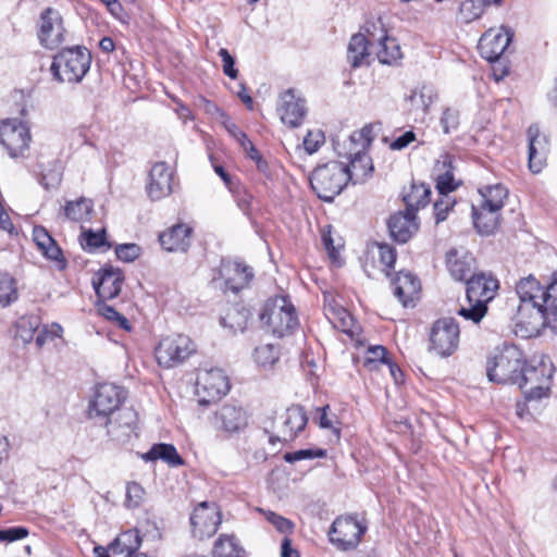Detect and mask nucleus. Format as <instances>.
Listing matches in <instances>:
<instances>
[{
  "mask_svg": "<svg viewBox=\"0 0 557 557\" xmlns=\"http://www.w3.org/2000/svg\"><path fill=\"white\" fill-rule=\"evenodd\" d=\"M220 322L224 327H228L235 333L237 331H244L246 327L247 317L244 312L233 308L221 318Z\"/></svg>",
  "mask_w": 557,
  "mask_h": 557,
  "instance_id": "nucleus-47",
  "label": "nucleus"
},
{
  "mask_svg": "<svg viewBox=\"0 0 557 557\" xmlns=\"http://www.w3.org/2000/svg\"><path fill=\"white\" fill-rule=\"evenodd\" d=\"M252 196L248 191H244L243 194L237 195V205L239 209L248 213L251 207Z\"/></svg>",
  "mask_w": 557,
  "mask_h": 557,
  "instance_id": "nucleus-63",
  "label": "nucleus"
},
{
  "mask_svg": "<svg viewBox=\"0 0 557 557\" xmlns=\"http://www.w3.org/2000/svg\"><path fill=\"white\" fill-rule=\"evenodd\" d=\"M392 285L395 297L405 307L410 305L420 292V282L410 272H398L392 281Z\"/></svg>",
  "mask_w": 557,
  "mask_h": 557,
  "instance_id": "nucleus-27",
  "label": "nucleus"
},
{
  "mask_svg": "<svg viewBox=\"0 0 557 557\" xmlns=\"http://www.w3.org/2000/svg\"><path fill=\"white\" fill-rule=\"evenodd\" d=\"M66 28L64 20L59 10L54 8L45 9L38 21V40L46 49H55L64 42Z\"/></svg>",
  "mask_w": 557,
  "mask_h": 557,
  "instance_id": "nucleus-12",
  "label": "nucleus"
},
{
  "mask_svg": "<svg viewBox=\"0 0 557 557\" xmlns=\"http://www.w3.org/2000/svg\"><path fill=\"white\" fill-rule=\"evenodd\" d=\"M173 172L165 162L156 163L149 173L147 186L148 196L151 200H160L172 193Z\"/></svg>",
  "mask_w": 557,
  "mask_h": 557,
  "instance_id": "nucleus-21",
  "label": "nucleus"
},
{
  "mask_svg": "<svg viewBox=\"0 0 557 557\" xmlns=\"http://www.w3.org/2000/svg\"><path fill=\"white\" fill-rule=\"evenodd\" d=\"M455 200L451 199L449 194L440 195V198L434 203V215L436 223L446 220L448 211L454 207Z\"/></svg>",
  "mask_w": 557,
  "mask_h": 557,
  "instance_id": "nucleus-52",
  "label": "nucleus"
},
{
  "mask_svg": "<svg viewBox=\"0 0 557 557\" xmlns=\"http://www.w3.org/2000/svg\"><path fill=\"white\" fill-rule=\"evenodd\" d=\"M219 55L223 62V73L232 79H236L238 71L235 69V59L231 55L227 49L221 48Z\"/></svg>",
  "mask_w": 557,
  "mask_h": 557,
  "instance_id": "nucleus-56",
  "label": "nucleus"
},
{
  "mask_svg": "<svg viewBox=\"0 0 557 557\" xmlns=\"http://www.w3.org/2000/svg\"><path fill=\"white\" fill-rule=\"evenodd\" d=\"M196 352V345L184 334H173L161 339L156 347L157 361L164 368H173Z\"/></svg>",
  "mask_w": 557,
  "mask_h": 557,
  "instance_id": "nucleus-10",
  "label": "nucleus"
},
{
  "mask_svg": "<svg viewBox=\"0 0 557 557\" xmlns=\"http://www.w3.org/2000/svg\"><path fill=\"white\" fill-rule=\"evenodd\" d=\"M33 240L42 256L55 262L59 270L66 268L67 263L61 248L44 226H35L33 228Z\"/></svg>",
  "mask_w": 557,
  "mask_h": 557,
  "instance_id": "nucleus-23",
  "label": "nucleus"
},
{
  "mask_svg": "<svg viewBox=\"0 0 557 557\" xmlns=\"http://www.w3.org/2000/svg\"><path fill=\"white\" fill-rule=\"evenodd\" d=\"M480 194L482 196V205L502 211L508 197V189L502 184H495L480 189Z\"/></svg>",
  "mask_w": 557,
  "mask_h": 557,
  "instance_id": "nucleus-41",
  "label": "nucleus"
},
{
  "mask_svg": "<svg viewBox=\"0 0 557 557\" xmlns=\"http://www.w3.org/2000/svg\"><path fill=\"white\" fill-rule=\"evenodd\" d=\"M276 110L282 123L292 128L299 127L308 113L306 99L293 88L280 95Z\"/></svg>",
  "mask_w": 557,
  "mask_h": 557,
  "instance_id": "nucleus-15",
  "label": "nucleus"
},
{
  "mask_svg": "<svg viewBox=\"0 0 557 557\" xmlns=\"http://www.w3.org/2000/svg\"><path fill=\"white\" fill-rule=\"evenodd\" d=\"M190 227L177 224L161 233L159 242L168 251H186L190 243Z\"/></svg>",
  "mask_w": 557,
  "mask_h": 557,
  "instance_id": "nucleus-29",
  "label": "nucleus"
},
{
  "mask_svg": "<svg viewBox=\"0 0 557 557\" xmlns=\"http://www.w3.org/2000/svg\"><path fill=\"white\" fill-rule=\"evenodd\" d=\"M522 351L515 345H505L493 358L488 359L486 373L491 382L517 384L524 366Z\"/></svg>",
  "mask_w": 557,
  "mask_h": 557,
  "instance_id": "nucleus-7",
  "label": "nucleus"
},
{
  "mask_svg": "<svg viewBox=\"0 0 557 557\" xmlns=\"http://www.w3.org/2000/svg\"><path fill=\"white\" fill-rule=\"evenodd\" d=\"M141 545V537L137 529L121 533L111 544L110 552L113 556L134 557Z\"/></svg>",
  "mask_w": 557,
  "mask_h": 557,
  "instance_id": "nucleus-32",
  "label": "nucleus"
},
{
  "mask_svg": "<svg viewBox=\"0 0 557 557\" xmlns=\"http://www.w3.org/2000/svg\"><path fill=\"white\" fill-rule=\"evenodd\" d=\"M143 459L146 461L162 460L172 467L183 465V459L178 455L176 448L172 444H154L149 451L143 455Z\"/></svg>",
  "mask_w": 557,
  "mask_h": 557,
  "instance_id": "nucleus-37",
  "label": "nucleus"
},
{
  "mask_svg": "<svg viewBox=\"0 0 557 557\" xmlns=\"http://www.w3.org/2000/svg\"><path fill=\"white\" fill-rule=\"evenodd\" d=\"M435 98V89L432 86L423 85L412 90L407 100L411 110L425 114Z\"/></svg>",
  "mask_w": 557,
  "mask_h": 557,
  "instance_id": "nucleus-38",
  "label": "nucleus"
},
{
  "mask_svg": "<svg viewBox=\"0 0 557 557\" xmlns=\"http://www.w3.org/2000/svg\"><path fill=\"white\" fill-rule=\"evenodd\" d=\"M465 282L468 307H461L458 314L478 324L487 313V304L497 294L498 281L492 275L479 273L472 274Z\"/></svg>",
  "mask_w": 557,
  "mask_h": 557,
  "instance_id": "nucleus-2",
  "label": "nucleus"
},
{
  "mask_svg": "<svg viewBox=\"0 0 557 557\" xmlns=\"http://www.w3.org/2000/svg\"><path fill=\"white\" fill-rule=\"evenodd\" d=\"M324 143V133L321 129H312L307 132L302 141V146L308 154H313Z\"/></svg>",
  "mask_w": 557,
  "mask_h": 557,
  "instance_id": "nucleus-49",
  "label": "nucleus"
},
{
  "mask_svg": "<svg viewBox=\"0 0 557 557\" xmlns=\"http://www.w3.org/2000/svg\"><path fill=\"white\" fill-rule=\"evenodd\" d=\"M431 189L426 184L413 183L410 190L404 195L406 209H412L417 212L420 208L425 207L430 202Z\"/></svg>",
  "mask_w": 557,
  "mask_h": 557,
  "instance_id": "nucleus-39",
  "label": "nucleus"
},
{
  "mask_svg": "<svg viewBox=\"0 0 557 557\" xmlns=\"http://www.w3.org/2000/svg\"><path fill=\"white\" fill-rule=\"evenodd\" d=\"M376 252L373 258H376L380 264L382 265V271L386 272L388 275V270L394 267L396 261V251L395 249L387 244H376L375 245Z\"/></svg>",
  "mask_w": 557,
  "mask_h": 557,
  "instance_id": "nucleus-46",
  "label": "nucleus"
},
{
  "mask_svg": "<svg viewBox=\"0 0 557 557\" xmlns=\"http://www.w3.org/2000/svg\"><path fill=\"white\" fill-rule=\"evenodd\" d=\"M253 358L261 367H272L278 360V350L272 344L260 345L255 349Z\"/></svg>",
  "mask_w": 557,
  "mask_h": 557,
  "instance_id": "nucleus-45",
  "label": "nucleus"
},
{
  "mask_svg": "<svg viewBox=\"0 0 557 557\" xmlns=\"http://www.w3.org/2000/svg\"><path fill=\"white\" fill-rule=\"evenodd\" d=\"M459 324L455 319L436 320L430 333V350L442 358L449 357L459 346Z\"/></svg>",
  "mask_w": 557,
  "mask_h": 557,
  "instance_id": "nucleus-11",
  "label": "nucleus"
},
{
  "mask_svg": "<svg viewBox=\"0 0 557 557\" xmlns=\"http://www.w3.org/2000/svg\"><path fill=\"white\" fill-rule=\"evenodd\" d=\"M529 140V169L533 173H540L546 164L548 153V140L546 136L541 135L536 125L528 128Z\"/></svg>",
  "mask_w": 557,
  "mask_h": 557,
  "instance_id": "nucleus-22",
  "label": "nucleus"
},
{
  "mask_svg": "<svg viewBox=\"0 0 557 557\" xmlns=\"http://www.w3.org/2000/svg\"><path fill=\"white\" fill-rule=\"evenodd\" d=\"M245 150L247 151L248 156L256 161V163H263L265 165V161L262 159L260 152L258 149L253 146V144L247 138V140L242 141L240 144Z\"/></svg>",
  "mask_w": 557,
  "mask_h": 557,
  "instance_id": "nucleus-62",
  "label": "nucleus"
},
{
  "mask_svg": "<svg viewBox=\"0 0 557 557\" xmlns=\"http://www.w3.org/2000/svg\"><path fill=\"white\" fill-rule=\"evenodd\" d=\"M281 557H299L298 552L292 547V541L287 536L282 542Z\"/></svg>",
  "mask_w": 557,
  "mask_h": 557,
  "instance_id": "nucleus-64",
  "label": "nucleus"
},
{
  "mask_svg": "<svg viewBox=\"0 0 557 557\" xmlns=\"http://www.w3.org/2000/svg\"><path fill=\"white\" fill-rule=\"evenodd\" d=\"M91 60V53L85 47L64 48L53 57L50 70L59 82L81 83L90 69Z\"/></svg>",
  "mask_w": 557,
  "mask_h": 557,
  "instance_id": "nucleus-4",
  "label": "nucleus"
},
{
  "mask_svg": "<svg viewBox=\"0 0 557 557\" xmlns=\"http://www.w3.org/2000/svg\"><path fill=\"white\" fill-rule=\"evenodd\" d=\"M28 535V530L24 527L9 528L0 530V542H14L23 540Z\"/></svg>",
  "mask_w": 557,
  "mask_h": 557,
  "instance_id": "nucleus-57",
  "label": "nucleus"
},
{
  "mask_svg": "<svg viewBox=\"0 0 557 557\" xmlns=\"http://www.w3.org/2000/svg\"><path fill=\"white\" fill-rule=\"evenodd\" d=\"M17 299L15 281L7 273H0V307H7Z\"/></svg>",
  "mask_w": 557,
  "mask_h": 557,
  "instance_id": "nucleus-44",
  "label": "nucleus"
},
{
  "mask_svg": "<svg viewBox=\"0 0 557 557\" xmlns=\"http://www.w3.org/2000/svg\"><path fill=\"white\" fill-rule=\"evenodd\" d=\"M488 5L481 0H463L459 7L458 17L462 23H470L479 18L484 8Z\"/></svg>",
  "mask_w": 557,
  "mask_h": 557,
  "instance_id": "nucleus-43",
  "label": "nucleus"
},
{
  "mask_svg": "<svg viewBox=\"0 0 557 557\" xmlns=\"http://www.w3.org/2000/svg\"><path fill=\"white\" fill-rule=\"evenodd\" d=\"M126 398L127 392L123 387L112 383L98 384L88 406V416L104 423L121 409Z\"/></svg>",
  "mask_w": 557,
  "mask_h": 557,
  "instance_id": "nucleus-8",
  "label": "nucleus"
},
{
  "mask_svg": "<svg viewBox=\"0 0 557 557\" xmlns=\"http://www.w3.org/2000/svg\"><path fill=\"white\" fill-rule=\"evenodd\" d=\"M220 523L221 512L214 503H200L190 516L191 533L199 540L212 536Z\"/></svg>",
  "mask_w": 557,
  "mask_h": 557,
  "instance_id": "nucleus-16",
  "label": "nucleus"
},
{
  "mask_svg": "<svg viewBox=\"0 0 557 557\" xmlns=\"http://www.w3.org/2000/svg\"><path fill=\"white\" fill-rule=\"evenodd\" d=\"M348 168L350 181L354 183L363 182L373 171L372 160L364 150H358L349 154Z\"/></svg>",
  "mask_w": 557,
  "mask_h": 557,
  "instance_id": "nucleus-36",
  "label": "nucleus"
},
{
  "mask_svg": "<svg viewBox=\"0 0 557 557\" xmlns=\"http://www.w3.org/2000/svg\"><path fill=\"white\" fill-rule=\"evenodd\" d=\"M94 203L90 199L81 197L77 200L66 201L60 208L59 215L71 222H84L90 220Z\"/></svg>",
  "mask_w": 557,
  "mask_h": 557,
  "instance_id": "nucleus-35",
  "label": "nucleus"
},
{
  "mask_svg": "<svg viewBox=\"0 0 557 557\" xmlns=\"http://www.w3.org/2000/svg\"><path fill=\"white\" fill-rule=\"evenodd\" d=\"M516 292L520 299L517 324H528L532 331H537L548 324L552 317H557V281L543 287L529 275L517 283Z\"/></svg>",
  "mask_w": 557,
  "mask_h": 557,
  "instance_id": "nucleus-1",
  "label": "nucleus"
},
{
  "mask_svg": "<svg viewBox=\"0 0 557 557\" xmlns=\"http://www.w3.org/2000/svg\"><path fill=\"white\" fill-rule=\"evenodd\" d=\"M369 47H374V33L369 36L363 34L354 35L348 44L347 59L352 67H358L363 63V60L369 57Z\"/></svg>",
  "mask_w": 557,
  "mask_h": 557,
  "instance_id": "nucleus-34",
  "label": "nucleus"
},
{
  "mask_svg": "<svg viewBox=\"0 0 557 557\" xmlns=\"http://www.w3.org/2000/svg\"><path fill=\"white\" fill-rule=\"evenodd\" d=\"M17 333L20 337L28 343L33 341L35 332L38 330L39 322L37 318H22L18 320L17 324Z\"/></svg>",
  "mask_w": 557,
  "mask_h": 557,
  "instance_id": "nucleus-50",
  "label": "nucleus"
},
{
  "mask_svg": "<svg viewBox=\"0 0 557 557\" xmlns=\"http://www.w3.org/2000/svg\"><path fill=\"white\" fill-rule=\"evenodd\" d=\"M213 424L225 433H238L248 424L247 413L242 407L227 404L215 412Z\"/></svg>",
  "mask_w": 557,
  "mask_h": 557,
  "instance_id": "nucleus-20",
  "label": "nucleus"
},
{
  "mask_svg": "<svg viewBox=\"0 0 557 557\" xmlns=\"http://www.w3.org/2000/svg\"><path fill=\"white\" fill-rule=\"evenodd\" d=\"M387 225L391 236L398 243H407L418 230L416 213L412 209L393 214Z\"/></svg>",
  "mask_w": 557,
  "mask_h": 557,
  "instance_id": "nucleus-25",
  "label": "nucleus"
},
{
  "mask_svg": "<svg viewBox=\"0 0 557 557\" xmlns=\"http://www.w3.org/2000/svg\"><path fill=\"white\" fill-rule=\"evenodd\" d=\"M513 33L507 27L490 28L479 40L481 55L490 62L497 61L511 42Z\"/></svg>",
  "mask_w": 557,
  "mask_h": 557,
  "instance_id": "nucleus-17",
  "label": "nucleus"
},
{
  "mask_svg": "<svg viewBox=\"0 0 557 557\" xmlns=\"http://www.w3.org/2000/svg\"><path fill=\"white\" fill-rule=\"evenodd\" d=\"M106 231L101 230L98 233H95L92 230H88L84 233V237L86 240V246L89 248H99L104 245L106 243Z\"/></svg>",
  "mask_w": 557,
  "mask_h": 557,
  "instance_id": "nucleus-59",
  "label": "nucleus"
},
{
  "mask_svg": "<svg viewBox=\"0 0 557 557\" xmlns=\"http://www.w3.org/2000/svg\"><path fill=\"white\" fill-rule=\"evenodd\" d=\"M554 371L553 362L545 356L532 359L529 364L524 362L520 373L521 380L517 385L522 391L527 401L539 400L548 396Z\"/></svg>",
  "mask_w": 557,
  "mask_h": 557,
  "instance_id": "nucleus-3",
  "label": "nucleus"
},
{
  "mask_svg": "<svg viewBox=\"0 0 557 557\" xmlns=\"http://www.w3.org/2000/svg\"><path fill=\"white\" fill-rule=\"evenodd\" d=\"M124 282V275L120 269L112 267L103 268L99 273L98 282L94 281L92 285L99 298L113 299L121 293Z\"/></svg>",
  "mask_w": 557,
  "mask_h": 557,
  "instance_id": "nucleus-24",
  "label": "nucleus"
},
{
  "mask_svg": "<svg viewBox=\"0 0 557 557\" xmlns=\"http://www.w3.org/2000/svg\"><path fill=\"white\" fill-rule=\"evenodd\" d=\"M474 257L463 248H453L446 253V265L455 281H466L472 275Z\"/></svg>",
  "mask_w": 557,
  "mask_h": 557,
  "instance_id": "nucleus-26",
  "label": "nucleus"
},
{
  "mask_svg": "<svg viewBox=\"0 0 557 557\" xmlns=\"http://www.w3.org/2000/svg\"><path fill=\"white\" fill-rule=\"evenodd\" d=\"M230 389L227 376L221 369L200 370L197 374L196 394L200 405H208L226 395Z\"/></svg>",
  "mask_w": 557,
  "mask_h": 557,
  "instance_id": "nucleus-13",
  "label": "nucleus"
},
{
  "mask_svg": "<svg viewBox=\"0 0 557 557\" xmlns=\"http://www.w3.org/2000/svg\"><path fill=\"white\" fill-rule=\"evenodd\" d=\"M221 276L224 278L227 288L238 292L249 283L252 271L240 262L228 261L222 264Z\"/></svg>",
  "mask_w": 557,
  "mask_h": 557,
  "instance_id": "nucleus-28",
  "label": "nucleus"
},
{
  "mask_svg": "<svg viewBox=\"0 0 557 557\" xmlns=\"http://www.w3.org/2000/svg\"><path fill=\"white\" fill-rule=\"evenodd\" d=\"M141 253V248L137 244H122L115 248L117 259L124 262H133Z\"/></svg>",
  "mask_w": 557,
  "mask_h": 557,
  "instance_id": "nucleus-53",
  "label": "nucleus"
},
{
  "mask_svg": "<svg viewBox=\"0 0 557 557\" xmlns=\"http://www.w3.org/2000/svg\"><path fill=\"white\" fill-rule=\"evenodd\" d=\"M330 409V406L326 405L324 407H321V408H318L317 409V422L319 424L320 428L322 429H330L333 431V433L339 437V430L334 425V418L335 416L332 418L329 416L327 411Z\"/></svg>",
  "mask_w": 557,
  "mask_h": 557,
  "instance_id": "nucleus-55",
  "label": "nucleus"
},
{
  "mask_svg": "<svg viewBox=\"0 0 557 557\" xmlns=\"http://www.w3.org/2000/svg\"><path fill=\"white\" fill-rule=\"evenodd\" d=\"M325 451L323 450H312V449H300L294 453H288L284 456V459L287 462H294L302 459H311L314 457H323Z\"/></svg>",
  "mask_w": 557,
  "mask_h": 557,
  "instance_id": "nucleus-58",
  "label": "nucleus"
},
{
  "mask_svg": "<svg viewBox=\"0 0 557 557\" xmlns=\"http://www.w3.org/2000/svg\"><path fill=\"white\" fill-rule=\"evenodd\" d=\"M381 63L391 64L400 59V48L395 38L388 37L385 29L380 26V35L374 34V47Z\"/></svg>",
  "mask_w": 557,
  "mask_h": 557,
  "instance_id": "nucleus-33",
  "label": "nucleus"
},
{
  "mask_svg": "<svg viewBox=\"0 0 557 557\" xmlns=\"http://www.w3.org/2000/svg\"><path fill=\"white\" fill-rule=\"evenodd\" d=\"M472 218L476 231L482 235H490L499 225L500 211L482 203L479 208L472 205Z\"/></svg>",
  "mask_w": 557,
  "mask_h": 557,
  "instance_id": "nucleus-31",
  "label": "nucleus"
},
{
  "mask_svg": "<svg viewBox=\"0 0 557 557\" xmlns=\"http://www.w3.org/2000/svg\"><path fill=\"white\" fill-rule=\"evenodd\" d=\"M264 326L273 335L283 337L298 325V317L294 305L286 296L269 298L259 314Z\"/></svg>",
  "mask_w": 557,
  "mask_h": 557,
  "instance_id": "nucleus-6",
  "label": "nucleus"
},
{
  "mask_svg": "<svg viewBox=\"0 0 557 557\" xmlns=\"http://www.w3.org/2000/svg\"><path fill=\"white\" fill-rule=\"evenodd\" d=\"M388 361L387 349L382 345H372L366 349L361 362L366 370L372 372L379 370L381 366H386Z\"/></svg>",
  "mask_w": 557,
  "mask_h": 557,
  "instance_id": "nucleus-42",
  "label": "nucleus"
},
{
  "mask_svg": "<svg viewBox=\"0 0 557 557\" xmlns=\"http://www.w3.org/2000/svg\"><path fill=\"white\" fill-rule=\"evenodd\" d=\"M441 125L445 134L457 129L459 125V112L454 109H446L441 117Z\"/></svg>",
  "mask_w": 557,
  "mask_h": 557,
  "instance_id": "nucleus-54",
  "label": "nucleus"
},
{
  "mask_svg": "<svg viewBox=\"0 0 557 557\" xmlns=\"http://www.w3.org/2000/svg\"><path fill=\"white\" fill-rule=\"evenodd\" d=\"M349 181L348 168L342 162L331 161L314 169L310 185L320 199L332 202Z\"/></svg>",
  "mask_w": 557,
  "mask_h": 557,
  "instance_id": "nucleus-5",
  "label": "nucleus"
},
{
  "mask_svg": "<svg viewBox=\"0 0 557 557\" xmlns=\"http://www.w3.org/2000/svg\"><path fill=\"white\" fill-rule=\"evenodd\" d=\"M32 135L29 127L18 120L0 123V143L11 158L23 157L29 149Z\"/></svg>",
  "mask_w": 557,
  "mask_h": 557,
  "instance_id": "nucleus-14",
  "label": "nucleus"
},
{
  "mask_svg": "<svg viewBox=\"0 0 557 557\" xmlns=\"http://www.w3.org/2000/svg\"><path fill=\"white\" fill-rule=\"evenodd\" d=\"M436 174V188L440 195H445L455 190L458 186L454 178L453 157L442 154L434 166Z\"/></svg>",
  "mask_w": 557,
  "mask_h": 557,
  "instance_id": "nucleus-30",
  "label": "nucleus"
},
{
  "mask_svg": "<svg viewBox=\"0 0 557 557\" xmlns=\"http://www.w3.org/2000/svg\"><path fill=\"white\" fill-rule=\"evenodd\" d=\"M138 422L137 412L133 408H122L117 411L114 421L110 418L104 425L107 433L115 441L127 442L133 434H136Z\"/></svg>",
  "mask_w": 557,
  "mask_h": 557,
  "instance_id": "nucleus-19",
  "label": "nucleus"
},
{
  "mask_svg": "<svg viewBox=\"0 0 557 557\" xmlns=\"http://www.w3.org/2000/svg\"><path fill=\"white\" fill-rule=\"evenodd\" d=\"M145 496L144 487L137 482H129L126 485L125 506L128 508L138 507Z\"/></svg>",
  "mask_w": 557,
  "mask_h": 557,
  "instance_id": "nucleus-51",
  "label": "nucleus"
},
{
  "mask_svg": "<svg viewBox=\"0 0 557 557\" xmlns=\"http://www.w3.org/2000/svg\"><path fill=\"white\" fill-rule=\"evenodd\" d=\"M258 510L264 516V518L281 533L288 534L292 533L294 530V523L283 517L277 515L274 511L271 510H263L261 508H258Z\"/></svg>",
  "mask_w": 557,
  "mask_h": 557,
  "instance_id": "nucleus-48",
  "label": "nucleus"
},
{
  "mask_svg": "<svg viewBox=\"0 0 557 557\" xmlns=\"http://www.w3.org/2000/svg\"><path fill=\"white\" fill-rule=\"evenodd\" d=\"M308 417L305 409L299 405L288 407L285 412L280 417L278 423L275 426L277 431L276 436H271L270 442L293 441L299 432L307 425Z\"/></svg>",
  "mask_w": 557,
  "mask_h": 557,
  "instance_id": "nucleus-18",
  "label": "nucleus"
},
{
  "mask_svg": "<svg viewBox=\"0 0 557 557\" xmlns=\"http://www.w3.org/2000/svg\"><path fill=\"white\" fill-rule=\"evenodd\" d=\"M213 557H246L245 549L233 535H221L214 543Z\"/></svg>",
  "mask_w": 557,
  "mask_h": 557,
  "instance_id": "nucleus-40",
  "label": "nucleus"
},
{
  "mask_svg": "<svg viewBox=\"0 0 557 557\" xmlns=\"http://www.w3.org/2000/svg\"><path fill=\"white\" fill-rule=\"evenodd\" d=\"M221 121L226 131L240 144L242 141L247 140L248 137L246 136V134L238 128V126L230 119L227 114H225V116H223Z\"/></svg>",
  "mask_w": 557,
  "mask_h": 557,
  "instance_id": "nucleus-61",
  "label": "nucleus"
},
{
  "mask_svg": "<svg viewBox=\"0 0 557 557\" xmlns=\"http://www.w3.org/2000/svg\"><path fill=\"white\" fill-rule=\"evenodd\" d=\"M416 140V134L412 131H407L397 138L393 140L391 144V149L393 150H401L409 146L412 141Z\"/></svg>",
  "mask_w": 557,
  "mask_h": 557,
  "instance_id": "nucleus-60",
  "label": "nucleus"
},
{
  "mask_svg": "<svg viewBox=\"0 0 557 557\" xmlns=\"http://www.w3.org/2000/svg\"><path fill=\"white\" fill-rule=\"evenodd\" d=\"M368 530L364 519L356 516H341L334 520L329 532L330 541L341 550L355 549Z\"/></svg>",
  "mask_w": 557,
  "mask_h": 557,
  "instance_id": "nucleus-9",
  "label": "nucleus"
}]
</instances>
